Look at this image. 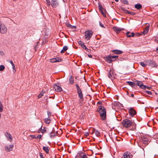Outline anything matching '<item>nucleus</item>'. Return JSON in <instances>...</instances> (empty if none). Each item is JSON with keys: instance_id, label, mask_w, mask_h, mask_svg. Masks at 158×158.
<instances>
[{"instance_id": "nucleus-1", "label": "nucleus", "mask_w": 158, "mask_h": 158, "mask_svg": "<svg viewBox=\"0 0 158 158\" xmlns=\"http://www.w3.org/2000/svg\"><path fill=\"white\" fill-rule=\"evenodd\" d=\"M98 111L101 118L102 120H105L106 118V110L105 108L102 106H99Z\"/></svg>"}, {"instance_id": "nucleus-2", "label": "nucleus", "mask_w": 158, "mask_h": 158, "mask_svg": "<svg viewBox=\"0 0 158 158\" xmlns=\"http://www.w3.org/2000/svg\"><path fill=\"white\" fill-rule=\"evenodd\" d=\"M133 123V122L127 119L123 120L122 124L124 127L127 128L131 126Z\"/></svg>"}, {"instance_id": "nucleus-3", "label": "nucleus", "mask_w": 158, "mask_h": 158, "mask_svg": "<svg viewBox=\"0 0 158 158\" xmlns=\"http://www.w3.org/2000/svg\"><path fill=\"white\" fill-rule=\"evenodd\" d=\"M7 31V29L6 26L0 21V33L2 34H5Z\"/></svg>"}, {"instance_id": "nucleus-4", "label": "nucleus", "mask_w": 158, "mask_h": 158, "mask_svg": "<svg viewBox=\"0 0 158 158\" xmlns=\"http://www.w3.org/2000/svg\"><path fill=\"white\" fill-rule=\"evenodd\" d=\"M93 34V31L91 30H88L85 32V37L87 40H89Z\"/></svg>"}, {"instance_id": "nucleus-5", "label": "nucleus", "mask_w": 158, "mask_h": 158, "mask_svg": "<svg viewBox=\"0 0 158 158\" xmlns=\"http://www.w3.org/2000/svg\"><path fill=\"white\" fill-rule=\"evenodd\" d=\"M76 85L77 89V93L80 99H83V97L81 88L77 84H76Z\"/></svg>"}, {"instance_id": "nucleus-6", "label": "nucleus", "mask_w": 158, "mask_h": 158, "mask_svg": "<svg viewBox=\"0 0 158 158\" xmlns=\"http://www.w3.org/2000/svg\"><path fill=\"white\" fill-rule=\"evenodd\" d=\"M108 77L110 79L115 77L114 71L113 69H110L108 75Z\"/></svg>"}, {"instance_id": "nucleus-7", "label": "nucleus", "mask_w": 158, "mask_h": 158, "mask_svg": "<svg viewBox=\"0 0 158 158\" xmlns=\"http://www.w3.org/2000/svg\"><path fill=\"white\" fill-rule=\"evenodd\" d=\"M51 5L53 8H55L59 5V3L57 0H52Z\"/></svg>"}, {"instance_id": "nucleus-8", "label": "nucleus", "mask_w": 158, "mask_h": 158, "mask_svg": "<svg viewBox=\"0 0 158 158\" xmlns=\"http://www.w3.org/2000/svg\"><path fill=\"white\" fill-rule=\"evenodd\" d=\"M5 136L7 138V139L10 142H11L12 141L13 138L11 134L8 132H6L5 133Z\"/></svg>"}, {"instance_id": "nucleus-9", "label": "nucleus", "mask_w": 158, "mask_h": 158, "mask_svg": "<svg viewBox=\"0 0 158 158\" xmlns=\"http://www.w3.org/2000/svg\"><path fill=\"white\" fill-rule=\"evenodd\" d=\"M62 60V59L60 58H59L58 57L56 58H53L51 59L50 60V61L52 63H55L56 62H60Z\"/></svg>"}, {"instance_id": "nucleus-10", "label": "nucleus", "mask_w": 158, "mask_h": 158, "mask_svg": "<svg viewBox=\"0 0 158 158\" xmlns=\"http://www.w3.org/2000/svg\"><path fill=\"white\" fill-rule=\"evenodd\" d=\"M104 58L105 60L109 63H111L112 61L114 60H111L110 55H109L105 57Z\"/></svg>"}, {"instance_id": "nucleus-11", "label": "nucleus", "mask_w": 158, "mask_h": 158, "mask_svg": "<svg viewBox=\"0 0 158 158\" xmlns=\"http://www.w3.org/2000/svg\"><path fill=\"white\" fill-rule=\"evenodd\" d=\"M78 44L80 45L82 48H85L87 51H88V49L86 48L84 43L81 41H79L78 42Z\"/></svg>"}, {"instance_id": "nucleus-12", "label": "nucleus", "mask_w": 158, "mask_h": 158, "mask_svg": "<svg viewBox=\"0 0 158 158\" xmlns=\"http://www.w3.org/2000/svg\"><path fill=\"white\" fill-rule=\"evenodd\" d=\"M54 88L55 90L58 92H60L62 90L61 88L60 87L57 85H54Z\"/></svg>"}, {"instance_id": "nucleus-13", "label": "nucleus", "mask_w": 158, "mask_h": 158, "mask_svg": "<svg viewBox=\"0 0 158 158\" xmlns=\"http://www.w3.org/2000/svg\"><path fill=\"white\" fill-rule=\"evenodd\" d=\"M14 147V145L12 144L10 145L9 147L8 146H6L5 147L6 150L7 152H10L12 150V148Z\"/></svg>"}, {"instance_id": "nucleus-14", "label": "nucleus", "mask_w": 158, "mask_h": 158, "mask_svg": "<svg viewBox=\"0 0 158 158\" xmlns=\"http://www.w3.org/2000/svg\"><path fill=\"white\" fill-rule=\"evenodd\" d=\"M129 113L132 116H133L136 114V111L133 108H130L129 110Z\"/></svg>"}, {"instance_id": "nucleus-15", "label": "nucleus", "mask_w": 158, "mask_h": 158, "mask_svg": "<svg viewBox=\"0 0 158 158\" xmlns=\"http://www.w3.org/2000/svg\"><path fill=\"white\" fill-rule=\"evenodd\" d=\"M113 29L115 32L117 33H118L120 31L123 29H121L117 27H113Z\"/></svg>"}, {"instance_id": "nucleus-16", "label": "nucleus", "mask_w": 158, "mask_h": 158, "mask_svg": "<svg viewBox=\"0 0 158 158\" xmlns=\"http://www.w3.org/2000/svg\"><path fill=\"white\" fill-rule=\"evenodd\" d=\"M149 29V26H147L145 28L143 31V34L144 35L148 33Z\"/></svg>"}, {"instance_id": "nucleus-17", "label": "nucleus", "mask_w": 158, "mask_h": 158, "mask_svg": "<svg viewBox=\"0 0 158 158\" xmlns=\"http://www.w3.org/2000/svg\"><path fill=\"white\" fill-rule=\"evenodd\" d=\"M75 158H88V157L85 154H83L82 155H79L76 156Z\"/></svg>"}, {"instance_id": "nucleus-18", "label": "nucleus", "mask_w": 158, "mask_h": 158, "mask_svg": "<svg viewBox=\"0 0 158 158\" xmlns=\"http://www.w3.org/2000/svg\"><path fill=\"white\" fill-rule=\"evenodd\" d=\"M124 158H130V153L129 152H125L123 155Z\"/></svg>"}, {"instance_id": "nucleus-19", "label": "nucleus", "mask_w": 158, "mask_h": 158, "mask_svg": "<svg viewBox=\"0 0 158 158\" xmlns=\"http://www.w3.org/2000/svg\"><path fill=\"white\" fill-rule=\"evenodd\" d=\"M112 52L114 53V54H122L123 52L121 51L118 50H114L112 51Z\"/></svg>"}, {"instance_id": "nucleus-20", "label": "nucleus", "mask_w": 158, "mask_h": 158, "mask_svg": "<svg viewBox=\"0 0 158 158\" xmlns=\"http://www.w3.org/2000/svg\"><path fill=\"white\" fill-rule=\"evenodd\" d=\"M98 8L100 11L103 14V10H104V9L103 8L102 6L100 4H99L98 5Z\"/></svg>"}, {"instance_id": "nucleus-21", "label": "nucleus", "mask_w": 158, "mask_h": 158, "mask_svg": "<svg viewBox=\"0 0 158 158\" xmlns=\"http://www.w3.org/2000/svg\"><path fill=\"white\" fill-rule=\"evenodd\" d=\"M127 83L128 84V85H130L132 87H133L135 85V83L131 81H127Z\"/></svg>"}, {"instance_id": "nucleus-22", "label": "nucleus", "mask_w": 158, "mask_h": 158, "mask_svg": "<svg viewBox=\"0 0 158 158\" xmlns=\"http://www.w3.org/2000/svg\"><path fill=\"white\" fill-rule=\"evenodd\" d=\"M135 85L138 86L139 87L142 84H143V83L141 81H136V82L135 83Z\"/></svg>"}, {"instance_id": "nucleus-23", "label": "nucleus", "mask_w": 158, "mask_h": 158, "mask_svg": "<svg viewBox=\"0 0 158 158\" xmlns=\"http://www.w3.org/2000/svg\"><path fill=\"white\" fill-rule=\"evenodd\" d=\"M95 132V135L97 137H99L100 136V134L99 131H98L97 130H94V131Z\"/></svg>"}, {"instance_id": "nucleus-24", "label": "nucleus", "mask_w": 158, "mask_h": 158, "mask_svg": "<svg viewBox=\"0 0 158 158\" xmlns=\"http://www.w3.org/2000/svg\"><path fill=\"white\" fill-rule=\"evenodd\" d=\"M135 7L138 10H139L142 8V6L140 4H137L135 5Z\"/></svg>"}, {"instance_id": "nucleus-25", "label": "nucleus", "mask_w": 158, "mask_h": 158, "mask_svg": "<svg viewBox=\"0 0 158 158\" xmlns=\"http://www.w3.org/2000/svg\"><path fill=\"white\" fill-rule=\"evenodd\" d=\"M69 80L70 83L73 84L74 83V79L71 75L70 76Z\"/></svg>"}, {"instance_id": "nucleus-26", "label": "nucleus", "mask_w": 158, "mask_h": 158, "mask_svg": "<svg viewBox=\"0 0 158 158\" xmlns=\"http://www.w3.org/2000/svg\"><path fill=\"white\" fill-rule=\"evenodd\" d=\"M43 149L46 153H49V150L48 147H44L43 148Z\"/></svg>"}, {"instance_id": "nucleus-27", "label": "nucleus", "mask_w": 158, "mask_h": 158, "mask_svg": "<svg viewBox=\"0 0 158 158\" xmlns=\"http://www.w3.org/2000/svg\"><path fill=\"white\" fill-rule=\"evenodd\" d=\"M68 47L66 46H64V47L62 50L61 51V53H64L65 51H66L68 49Z\"/></svg>"}, {"instance_id": "nucleus-28", "label": "nucleus", "mask_w": 158, "mask_h": 158, "mask_svg": "<svg viewBox=\"0 0 158 158\" xmlns=\"http://www.w3.org/2000/svg\"><path fill=\"white\" fill-rule=\"evenodd\" d=\"M44 120L46 124H49L50 123V120L49 118H46L44 119Z\"/></svg>"}, {"instance_id": "nucleus-29", "label": "nucleus", "mask_w": 158, "mask_h": 158, "mask_svg": "<svg viewBox=\"0 0 158 158\" xmlns=\"http://www.w3.org/2000/svg\"><path fill=\"white\" fill-rule=\"evenodd\" d=\"M139 87L143 89H145L146 88H147L149 89V87L145 85H143V84H142Z\"/></svg>"}, {"instance_id": "nucleus-30", "label": "nucleus", "mask_w": 158, "mask_h": 158, "mask_svg": "<svg viewBox=\"0 0 158 158\" xmlns=\"http://www.w3.org/2000/svg\"><path fill=\"white\" fill-rule=\"evenodd\" d=\"M3 110V106L2 104L0 101V112H2Z\"/></svg>"}, {"instance_id": "nucleus-31", "label": "nucleus", "mask_w": 158, "mask_h": 158, "mask_svg": "<svg viewBox=\"0 0 158 158\" xmlns=\"http://www.w3.org/2000/svg\"><path fill=\"white\" fill-rule=\"evenodd\" d=\"M5 69V67L3 65H1L0 66V71H2L4 70Z\"/></svg>"}, {"instance_id": "nucleus-32", "label": "nucleus", "mask_w": 158, "mask_h": 158, "mask_svg": "<svg viewBox=\"0 0 158 158\" xmlns=\"http://www.w3.org/2000/svg\"><path fill=\"white\" fill-rule=\"evenodd\" d=\"M110 57L111 58V60H112L113 59H115L116 58H117L118 57V56H111L110 55Z\"/></svg>"}, {"instance_id": "nucleus-33", "label": "nucleus", "mask_w": 158, "mask_h": 158, "mask_svg": "<svg viewBox=\"0 0 158 158\" xmlns=\"http://www.w3.org/2000/svg\"><path fill=\"white\" fill-rule=\"evenodd\" d=\"M46 2L48 6H50L51 5V4H50V1L49 0H46Z\"/></svg>"}, {"instance_id": "nucleus-34", "label": "nucleus", "mask_w": 158, "mask_h": 158, "mask_svg": "<svg viewBox=\"0 0 158 158\" xmlns=\"http://www.w3.org/2000/svg\"><path fill=\"white\" fill-rule=\"evenodd\" d=\"M140 65L143 67H145L146 65V64L144 63L143 62H140Z\"/></svg>"}, {"instance_id": "nucleus-35", "label": "nucleus", "mask_w": 158, "mask_h": 158, "mask_svg": "<svg viewBox=\"0 0 158 158\" xmlns=\"http://www.w3.org/2000/svg\"><path fill=\"white\" fill-rule=\"evenodd\" d=\"M131 35H128L127 37H134L135 36V34L134 32H132Z\"/></svg>"}, {"instance_id": "nucleus-36", "label": "nucleus", "mask_w": 158, "mask_h": 158, "mask_svg": "<svg viewBox=\"0 0 158 158\" xmlns=\"http://www.w3.org/2000/svg\"><path fill=\"white\" fill-rule=\"evenodd\" d=\"M67 27H70L71 28H75L76 27L75 26H73L70 24H69L67 25Z\"/></svg>"}, {"instance_id": "nucleus-37", "label": "nucleus", "mask_w": 158, "mask_h": 158, "mask_svg": "<svg viewBox=\"0 0 158 158\" xmlns=\"http://www.w3.org/2000/svg\"><path fill=\"white\" fill-rule=\"evenodd\" d=\"M43 95V94L41 92L38 95V98H40L42 97V96Z\"/></svg>"}, {"instance_id": "nucleus-38", "label": "nucleus", "mask_w": 158, "mask_h": 158, "mask_svg": "<svg viewBox=\"0 0 158 158\" xmlns=\"http://www.w3.org/2000/svg\"><path fill=\"white\" fill-rule=\"evenodd\" d=\"M96 129H93L92 130H90V132H91V134H93L95 133V132H94V130H96Z\"/></svg>"}, {"instance_id": "nucleus-39", "label": "nucleus", "mask_w": 158, "mask_h": 158, "mask_svg": "<svg viewBox=\"0 0 158 158\" xmlns=\"http://www.w3.org/2000/svg\"><path fill=\"white\" fill-rule=\"evenodd\" d=\"M149 95H152V92L151 91H145Z\"/></svg>"}, {"instance_id": "nucleus-40", "label": "nucleus", "mask_w": 158, "mask_h": 158, "mask_svg": "<svg viewBox=\"0 0 158 158\" xmlns=\"http://www.w3.org/2000/svg\"><path fill=\"white\" fill-rule=\"evenodd\" d=\"M124 3L126 4H128L129 3L128 1L127 0H124L123 1Z\"/></svg>"}, {"instance_id": "nucleus-41", "label": "nucleus", "mask_w": 158, "mask_h": 158, "mask_svg": "<svg viewBox=\"0 0 158 158\" xmlns=\"http://www.w3.org/2000/svg\"><path fill=\"white\" fill-rule=\"evenodd\" d=\"M42 137L41 135H39L37 136L36 138L37 139H40Z\"/></svg>"}, {"instance_id": "nucleus-42", "label": "nucleus", "mask_w": 158, "mask_h": 158, "mask_svg": "<svg viewBox=\"0 0 158 158\" xmlns=\"http://www.w3.org/2000/svg\"><path fill=\"white\" fill-rule=\"evenodd\" d=\"M129 14H131L132 15H135V12H130L129 11Z\"/></svg>"}, {"instance_id": "nucleus-43", "label": "nucleus", "mask_w": 158, "mask_h": 158, "mask_svg": "<svg viewBox=\"0 0 158 158\" xmlns=\"http://www.w3.org/2000/svg\"><path fill=\"white\" fill-rule=\"evenodd\" d=\"M4 54L3 52L2 51H0V56H3Z\"/></svg>"}, {"instance_id": "nucleus-44", "label": "nucleus", "mask_w": 158, "mask_h": 158, "mask_svg": "<svg viewBox=\"0 0 158 158\" xmlns=\"http://www.w3.org/2000/svg\"><path fill=\"white\" fill-rule=\"evenodd\" d=\"M40 156V158H44L42 154L41 153H40L39 154Z\"/></svg>"}, {"instance_id": "nucleus-45", "label": "nucleus", "mask_w": 158, "mask_h": 158, "mask_svg": "<svg viewBox=\"0 0 158 158\" xmlns=\"http://www.w3.org/2000/svg\"><path fill=\"white\" fill-rule=\"evenodd\" d=\"M99 25L101 27L103 28H105L103 25L100 22H99Z\"/></svg>"}, {"instance_id": "nucleus-46", "label": "nucleus", "mask_w": 158, "mask_h": 158, "mask_svg": "<svg viewBox=\"0 0 158 158\" xmlns=\"http://www.w3.org/2000/svg\"><path fill=\"white\" fill-rule=\"evenodd\" d=\"M47 113H48V117L49 118L51 116V113L49 111H48Z\"/></svg>"}, {"instance_id": "nucleus-47", "label": "nucleus", "mask_w": 158, "mask_h": 158, "mask_svg": "<svg viewBox=\"0 0 158 158\" xmlns=\"http://www.w3.org/2000/svg\"><path fill=\"white\" fill-rule=\"evenodd\" d=\"M8 62L11 64L12 65H14V64H13V62L12 61L9 60Z\"/></svg>"}, {"instance_id": "nucleus-48", "label": "nucleus", "mask_w": 158, "mask_h": 158, "mask_svg": "<svg viewBox=\"0 0 158 158\" xmlns=\"http://www.w3.org/2000/svg\"><path fill=\"white\" fill-rule=\"evenodd\" d=\"M89 135V132H85V135L87 136H88Z\"/></svg>"}, {"instance_id": "nucleus-49", "label": "nucleus", "mask_w": 158, "mask_h": 158, "mask_svg": "<svg viewBox=\"0 0 158 158\" xmlns=\"http://www.w3.org/2000/svg\"><path fill=\"white\" fill-rule=\"evenodd\" d=\"M129 11L128 10H125V13L126 14H129Z\"/></svg>"}, {"instance_id": "nucleus-50", "label": "nucleus", "mask_w": 158, "mask_h": 158, "mask_svg": "<svg viewBox=\"0 0 158 158\" xmlns=\"http://www.w3.org/2000/svg\"><path fill=\"white\" fill-rule=\"evenodd\" d=\"M144 144H148V142L146 140L144 141Z\"/></svg>"}, {"instance_id": "nucleus-51", "label": "nucleus", "mask_w": 158, "mask_h": 158, "mask_svg": "<svg viewBox=\"0 0 158 158\" xmlns=\"http://www.w3.org/2000/svg\"><path fill=\"white\" fill-rule=\"evenodd\" d=\"M12 67H13V69H15V65H12Z\"/></svg>"}, {"instance_id": "nucleus-52", "label": "nucleus", "mask_w": 158, "mask_h": 158, "mask_svg": "<svg viewBox=\"0 0 158 158\" xmlns=\"http://www.w3.org/2000/svg\"><path fill=\"white\" fill-rule=\"evenodd\" d=\"M130 33V32H127L126 33V34L127 35V36L129 35V34Z\"/></svg>"}, {"instance_id": "nucleus-53", "label": "nucleus", "mask_w": 158, "mask_h": 158, "mask_svg": "<svg viewBox=\"0 0 158 158\" xmlns=\"http://www.w3.org/2000/svg\"><path fill=\"white\" fill-rule=\"evenodd\" d=\"M88 56H89V58H92V56L91 55H88Z\"/></svg>"}, {"instance_id": "nucleus-54", "label": "nucleus", "mask_w": 158, "mask_h": 158, "mask_svg": "<svg viewBox=\"0 0 158 158\" xmlns=\"http://www.w3.org/2000/svg\"><path fill=\"white\" fill-rule=\"evenodd\" d=\"M152 63H153V65H155V62L153 61H152Z\"/></svg>"}, {"instance_id": "nucleus-55", "label": "nucleus", "mask_w": 158, "mask_h": 158, "mask_svg": "<svg viewBox=\"0 0 158 158\" xmlns=\"http://www.w3.org/2000/svg\"><path fill=\"white\" fill-rule=\"evenodd\" d=\"M131 96L132 97H134V94H132Z\"/></svg>"}, {"instance_id": "nucleus-56", "label": "nucleus", "mask_w": 158, "mask_h": 158, "mask_svg": "<svg viewBox=\"0 0 158 158\" xmlns=\"http://www.w3.org/2000/svg\"><path fill=\"white\" fill-rule=\"evenodd\" d=\"M31 137H32L33 138H34V136L33 135H31Z\"/></svg>"}, {"instance_id": "nucleus-57", "label": "nucleus", "mask_w": 158, "mask_h": 158, "mask_svg": "<svg viewBox=\"0 0 158 158\" xmlns=\"http://www.w3.org/2000/svg\"><path fill=\"white\" fill-rule=\"evenodd\" d=\"M156 51H157V52H158V47L156 48Z\"/></svg>"}, {"instance_id": "nucleus-58", "label": "nucleus", "mask_w": 158, "mask_h": 158, "mask_svg": "<svg viewBox=\"0 0 158 158\" xmlns=\"http://www.w3.org/2000/svg\"><path fill=\"white\" fill-rule=\"evenodd\" d=\"M44 132H45V131L43 130V131H42L41 132L42 133H44Z\"/></svg>"}, {"instance_id": "nucleus-59", "label": "nucleus", "mask_w": 158, "mask_h": 158, "mask_svg": "<svg viewBox=\"0 0 158 158\" xmlns=\"http://www.w3.org/2000/svg\"><path fill=\"white\" fill-rule=\"evenodd\" d=\"M115 0V1L116 2H118V0Z\"/></svg>"}, {"instance_id": "nucleus-60", "label": "nucleus", "mask_w": 158, "mask_h": 158, "mask_svg": "<svg viewBox=\"0 0 158 158\" xmlns=\"http://www.w3.org/2000/svg\"><path fill=\"white\" fill-rule=\"evenodd\" d=\"M157 109H158V107H156V110Z\"/></svg>"}, {"instance_id": "nucleus-61", "label": "nucleus", "mask_w": 158, "mask_h": 158, "mask_svg": "<svg viewBox=\"0 0 158 158\" xmlns=\"http://www.w3.org/2000/svg\"><path fill=\"white\" fill-rule=\"evenodd\" d=\"M157 102H158V99H157Z\"/></svg>"}, {"instance_id": "nucleus-62", "label": "nucleus", "mask_w": 158, "mask_h": 158, "mask_svg": "<svg viewBox=\"0 0 158 158\" xmlns=\"http://www.w3.org/2000/svg\"><path fill=\"white\" fill-rule=\"evenodd\" d=\"M142 103V104H144V102L143 103Z\"/></svg>"}, {"instance_id": "nucleus-63", "label": "nucleus", "mask_w": 158, "mask_h": 158, "mask_svg": "<svg viewBox=\"0 0 158 158\" xmlns=\"http://www.w3.org/2000/svg\"><path fill=\"white\" fill-rule=\"evenodd\" d=\"M13 1H15V0H13Z\"/></svg>"}, {"instance_id": "nucleus-64", "label": "nucleus", "mask_w": 158, "mask_h": 158, "mask_svg": "<svg viewBox=\"0 0 158 158\" xmlns=\"http://www.w3.org/2000/svg\"><path fill=\"white\" fill-rule=\"evenodd\" d=\"M97 0H95V1H96Z\"/></svg>"}]
</instances>
